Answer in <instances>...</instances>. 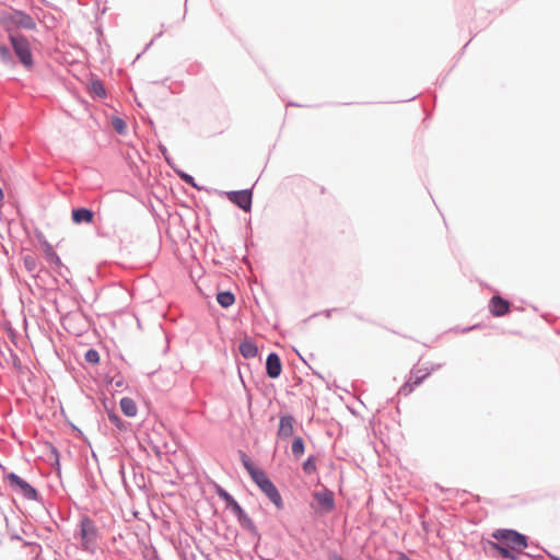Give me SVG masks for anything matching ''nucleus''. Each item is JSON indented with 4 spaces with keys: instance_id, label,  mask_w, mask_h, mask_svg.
Masks as SVG:
<instances>
[{
    "instance_id": "nucleus-1",
    "label": "nucleus",
    "mask_w": 560,
    "mask_h": 560,
    "mask_svg": "<svg viewBox=\"0 0 560 560\" xmlns=\"http://www.w3.org/2000/svg\"><path fill=\"white\" fill-rule=\"evenodd\" d=\"M495 539L487 540L485 551H492L491 557L518 560L520 552L529 547V537L514 528H498L492 533Z\"/></svg>"
},
{
    "instance_id": "nucleus-2",
    "label": "nucleus",
    "mask_w": 560,
    "mask_h": 560,
    "mask_svg": "<svg viewBox=\"0 0 560 560\" xmlns=\"http://www.w3.org/2000/svg\"><path fill=\"white\" fill-rule=\"evenodd\" d=\"M0 25L8 36L20 34L19 30L35 31L37 27L35 19L30 13L13 7L0 9Z\"/></svg>"
},
{
    "instance_id": "nucleus-3",
    "label": "nucleus",
    "mask_w": 560,
    "mask_h": 560,
    "mask_svg": "<svg viewBox=\"0 0 560 560\" xmlns=\"http://www.w3.org/2000/svg\"><path fill=\"white\" fill-rule=\"evenodd\" d=\"M73 536L75 539L80 540L81 550L92 555L95 553L100 530L91 516L86 514L81 516L78 529L74 532Z\"/></svg>"
},
{
    "instance_id": "nucleus-4",
    "label": "nucleus",
    "mask_w": 560,
    "mask_h": 560,
    "mask_svg": "<svg viewBox=\"0 0 560 560\" xmlns=\"http://www.w3.org/2000/svg\"><path fill=\"white\" fill-rule=\"evenodd\" d=\"M16 63H21L25 70L31 71L35 67L33 49L28 38L24 34H11L8 36Z\"/></svg>"
},
{
    "instance_id": "nucleus-5",
    "label": "nucleus",
    "mask_w": 560,
    "mask_h": 560,
    "mask_svg": "<svg viewBox=\"0 0 560 560\" xmlns=\"http://www.w3.org/2000/svg\"><path fill=\"white\" fill-rule=\"evenodd\" d=\"M3 481L10 486L13 492L22 495L24 499L43 502V497L39 491L16 472L5 471L3 475Z\"/></svg>"
},
{
    "instance_id": "nucleus-6",
    "label": "nucleus",
    "mask_w": 560,
    "mask_h": 560,
    "mask_svg": "<svg viewBox=\"0 0 560 560\" xmlns=\"http://www.w3.org/2000/svg\"><path fill=\"white\" fill-rule=\"evenodd\" d=\"M409 375L410 376L399 387L397 393L398 395H410L431 375V371H429L428 368H418L417 365H413L409 372Z\"/></svg>"
},
{
    "instance_id": "nucleus-7",
    "label": "nucleus",
    "mask_w": 560,
    "mask_h": 560,
    "mask_svg": "<svg viewBox=\"0 0 560 560\" xmlns=\"http://www.w3.org/2000/svg\"><path fill=\"white\" fill-rule=\"evenodd\" d=\"M229 201H231L240 210L248 213L253 208L254 186L250 188L229 190L223 192Z\"/></svg>"
},
{
    "instance_id": "nucleus-8",
    "label": "nucleus",
    "mask_w": 560,
    "mask_h": 560,
    "mask_svg": "<svg viewBox=\"0 0 560 560\" xmlns=\"http://www.w3.org/2000/svg\"><path fill=\"white\" fill-rule=\"evenodd\" d=\"M258 489L268 498V500L276 506L277 510L284 509V502L282 495L273 483V481L269 478L268 475L264 476L260 480L255 483Z\"/></svg>"
},
{
    "instance_id": "nucleus-9",
    "label": "nucleus",
    "mask_w": 560,
    "mask_h": 560,
    "mask_svg": "<svg viewBox=\"0 0 560 560\" xmlns=\"http://www.w3.org/2000/svg\"><path fill=\"white\" fill-rule=\"evenodd\" d=\"M313 499L316 502V510L322 514H327L336 509L335 493L327 487L313 493Z\"/></svg>"
},
{
    "instance_id": "nucleus-10",
    "label": "nucleus",
    "mask_w": 560,
    "mask_h": 560,
    "mask_svg": "<svg viewBox=\"0 0 560 560\" xmlns=\"http://www.w3.org/2000/svg\"><path fill=\"white\" fill-rule=\"evenodd\" d=\"M238 456L244 469L247 471L254 483L267 475V472L262 468L258 467L246 452L238 450Z\"/></svg>"
},
{
    "instance_id": "nucleus-11",
    "label": "nucleus",
    "mask_w": 560,
    "mask_h": 560,
    "mask_svg": "<svg viewBox=\"0 0 560 560\" xmlns=\"http://www.w3.org/2000/svg\"><path fill=\"white\" fill-rule=\"evenodd\" d=\"M511 305L508 299L495 294L489 300L488 308L493 317H503L510 313Z\"/></svg>"
},
{
    "instance_id": "nucleus-12",
    "label": "nucleus",
    "mask_w": 560,
    "mask_h": 560,
    "mask_svg": "<svg viewBox=\"0 0 560 560\" xmlns=\"http://www.w3.org/2000/svg\"><path fill=\"white\" fill-rule=\"evenodd\" d=\"M86 91L93 100H103L107 97V90L102 79L95 73L90 74L86 83Z\"/></svg>"
},
{
    "instance_id": "nucleus-13",
    "label": "nucleus",
    "mask_w": 560,
    "mask_h": 560,
    "mask_svg": "<svg viewBox=\"0 0 560 560\" xmlns=\"http://www.w3.org/2000/svg\"><path fill=\"white\" fill-rule=\"evenodd\" d=\"M265 370L266 375L269 378L276 380L280 377L282 373V361L280 355L276 351H271L267 354Z\"/></svg>"
},
{
    "instance_id": "nucleus-14",
    "label": "nucleus",
    "mask_w": 560,
    "mask_h": 560,
    "mask_svg": "<svg viewBox=\"0 0 560 560\" xmlns=\"http://www.w3.org/2000/svg\"><path fill=\"white\" fill-rule=\"evenodd\" d=\"M295 418L292 413H281L279 416V424L277 436L279 439H288L293 436Z\"/></svg>"
},
{
    "instance_id": "nucleus-15",
    "label": "nucleus",
    "mask_w": 560,
    "mask_h": 560,
    "mask_svg": "<svg viewBox=\"0 0 560 560\" xmlns=\"http://www.w3.org/2000/svg\"><path fill=\"white\" fill-rule=\"evenodd\" d=\"M95 212L88 207H77L71 210V220L74 224H91L94 222Z\"/></svg>"
},
{
    "instance_id": "nucleus-16",
    "label": "nucleus",
    "mask_w": 560,
    "mask_h": 560,
    "mask_svg": "<svg viewBox=\"0 0 560 560\" xmlns=\"http://www.w3.org/2000/svg\"><path fill=\"white\" fill-rule=\"evenodd\" d=\"M105 410L109 422L114 424L119 432L126 433L131 431V422L124 420L114 407L109 408L105 405Z\"/></svg>"
},
{
    "instance_id": "nucleus-17",
    "label": "nucleus",
    "mask_w": 560,
    "mask_h": 560,
    "mask_svg": "<svg viewBox=\"0 0 560 560\" xmlns=\"http://www.w3.org/2000/svg\"><path fill=\"white\" fill-rule=\"evenodd\" d=\"M238 352L246 360L254 359L259 355V348L256 341L246 336L238 343Z\"/></svg>"
},
{
    "instance_id": "nucleus-18",
    "label": "nucleus",
    "mask_w": 560,
    "mask_h": 560,
    "mask_svg": "<svg viewBox=\"0 0 560 560\" xmlns=\"http://www.w3.org/2000/svg\"><path fill=\"white\" fill-rule=\"evenodd\" d=\"M237 522L244 530L248 532L254 538H256V544L254 546V550L256 551L261 540V533L255 522L248 514L240 518Z\"/></svg>"
},
{
    "instance_id": "nucleus-19",
    "label": "nucleus",
    "mask_w": 560,
    "mask_h": 560,
    "mask_svg": "<svg viewBox=\"0 0 560 560\" xmlns=\"http://www.w3.org/2000/svg\"><path fill=\"white\" fill-rule=\"evenodd\" d=\"M22 261H23V265H24V268L33 275L34 278H40V273L42 272H45L47 275H49V271L42 267L37 273H34L37 269V257L33 254H26V255H23L22 256Z\"/></svg>"
},
{
    "instance_id": "nucleus-20",
    "label": "nucleus",
    "mask_w": 560,
    "mask_h": 560,
    "mask_svg": "<svg viewBox=\"0 0 560 560\" xmlns=\"http://www.w3.org/2000/svg\"><path fill=\"white\" fill-rule=\"evenodd\" d=\"M42 248L46 261L51 266H61V258L54 249L52 245L48 242H42Z\"/></svg>"
},
{
    "instance_id": "nucleus-21",
    "label": "nucleus",
    "mask_w": 560,
    "mask_h": 560,
    "mask_svg": "<svg viewBox=\"0 0 560 560\" xmlns=\"http://www.w3.org/2000/svg\"><path fill=\"white\" fill-rule=\"evenodd\" d=\"M119 408L124 416L127 418H133L137 416L138 407L136 401L131 397H122L119 400Z\"/></svg>"
},
{
    "instance_id": "nucleus-22",
    "label": "nucleus",
    "mask_w": 560,
    "mask_h": 560,
    "mask_svg": "<svg viewBox=\"0 0 560 560\" xmlns=\"http://www.w3.org/2000/svg\"><path fill=\"white\" fill-rule=\"evenodd\" d=\"M174 173L183 180L185 184L189 185L190 187L195 188L198 191L206 190V187L202 185H199L195 177L184 170L179 168L178 166L173 167Z\"/></svg>"
},
{
    "instance_id": "nucleus-23",
    "label": "nucleus",
    "mask_w": 560,
    "mask_h": 560,
    "mask_svg": "<svg viewBox=\"0 0 560 560\" xmlns=\"http://www.w3.org/2000/svg\"><path fill=\"white\" fill-rule=\"evenodd\" d=\"M217 302L222 308H229L235 303V294L231 290H219Z\"/></svg>"
},
{
    "instance_id": "nucleus-24",
    "label": "nucleus",
    "mask_w": 560,
    "mask_h": 560,
    "mask_svg": "<svg viewBox=\"0 0 560 560\" xmlns=\"http://www.w3.org/2000/svg\"><path fill=\"white\" fill-rule=\"evenodd\" d=\"M0 61L4 66H16V60L14 58L12 48L2 43H0Z\"/></svg>"
},
{
    "instance_id": "nucleus-25",
    "label": "nucleus",
    "mask_w": 560,
    "mask_h": 560,
    "mask_svg": "<svg viewBox=\"0 0 560 560\" xmlns=\"http://www.w3.org/2000/svg\"><path fill=\"white\" fill-rule=\"evenodd\" d=\"M292 455L295 459H300L305 453V442L302 436H293L291 444Z\"/></svg>"
},
{
    "instance_id": "nucleus-26",
    "label": "nucleus",
    "mask_w": 560,
    "mask_h": 560,
    "mask_svg": "<svg viewBox=\"0 0 560 560\" xmlns=\"http://www.w3.org/2000/svg\"><path fill=\"white\" fill-rule=\"evenodd\" d=\"M112 126L119 136H126L128 132V125L126 120L118 115L112 116Z\"/></svg>"
},
{
    "instance_id": "nucleus-27",
    "label": "nucleus",
    "mask_w": 560,
    "mask_h": 560,
    "mask_svg": "<svg viewBox=\"0 0 560 560\" xmlns=\"http://www.w3.org/2000/svg\"><path fill=\"white\" fill-rule=\"evenodd\" d=\"M304 474L312 475L317 471V457L314 454L308 455L302 463Z\"/></svg>"
},
{
    "instance_id": "nucleus-28",
    "label": "nucleus",
    "mask_w": 560,
    "mask_h": 560,
    "mask_svg": "<svg viewBox=\"0 0 560 560\" xmlns=\"http://www.w3.org/2000/svg\"><path fill=\"white\" fill-rule=\"evenodd\" d=\"M215 494L221 501L224 502L225 509L236 500L226 489L220 485H215Z\"/></svg>"
},
{
    "instance_id": "nucleus-29",
    "label": "nucleus",
    "mask_w": 560,
    "mask_h": 560,
    "mask_svg": "<svg viewBox=\"0 0 560 560\" xmlns=\"http://www.w3.org/2000/svg\"><path fill=\"white\" fill-rule=\"evenodd\" d=\"M84 360L89 364L96 365L101 361L100 352L95 348H89L84 353Z\"/></svg>"
},
{
    "instance_id": "nucleus-30",
    "label": "nucleus",
    "mask_w": 560,
    "mask_h": 560,
    "mask_svg": "<svg viewBox=\"0 0 560 560\" xmlns=\"http://www.w3.org/2000/svg\"><path fill=\"white\" fill-rule=\"evenodd\" d=\"M238 530L233 526H226V533L224 534V539L229 541L230 546H235L237 542Z\"/></svg>"
},
{
    "instance_id": "nucleus-31",
    "label": "nucleus",
    "mask_w": 560,
    "mask_h": 560,
    "mask_svg": "<svg viewBox=\"0 0 560 560\" xmlns=\"http://www.w3.org/2000/svg\"><path fill=\"white\" fill-rule=\"evenodd\" d=\"M158 149L159 151L161 152L165 163L173 170V167H176L177 165L175 164L173 158L170 155L168 151H167V148L162 143V142H159L158 144Z\"/></svg>"
},
{
    "instance_id": "nucleus-32",
    "label": "nucleus",
    "mask_w": 560,
    "mask_h": 560,
    "mask_svg": "<svg viewBox=\"0 0 560 560\" xmlns=\"http://www.w3.org/2000/svg\"><path fill=\"white\" fill-rule=\"evenodd\" d=\"M55 271L58 273V276H60L61 278L65 279V281L67 283H70V269L69 267H67L66 265H63V262L61 261V266H55Z\"/></svg>"
},
{
    "instance_id": "nucleus-33",
    "label": "nucleus",
    "mask_w": 560,
    "mask_h": 560,
    "mask_svg": "<svg viewBox=\"0 0 560 560\" xmlns=\"http://www.w3.org/2000/svg\"><path fill=\"white\" fill-rule=\"evenodd\" d=\"M341 311H343V308H339V307L326 308L319 313L312 314L306 320L317 317L320 314L324 315L325 317L329 318L334 312H341Z\"/></svg>"
},
{
    "instance_id": "nucleus-34",
    "label": "nucleus",
    "mask_w": 560,
    "mask_h": 560,
    "mask_svg": "<svg viewBox=\"0 0 560 560\" xmlns=\"http://www.w3.org/2000/svg\"><path fill=\"white\" fill-rule=\"evenodd\" d=\"M479 327H480V324H475V325L466 326L463 328H460L459 326H456V327L451 328L450 331L467 334L469 331L478 329Z\"/></svg>"
},
{
    "instance_id": "nucleus-35",
    "label": "nucleus",
    "mask_w": 560,
    "mask_h": 560,
    "mask_svg": "<svg viewBox=\"0 0 560 560\" xmlns=\"http://www.w3.org/2000/svg\"><path fill=\"white\" fill-rule=\"evenodd\" d=\"M84 478H85L86 482L90 485L92 490H96L97 489V485H96V481H95V478H94V474L92 471L85 470Z\"/></svg>"
},
{
    "instance_id": "nucleus-36",
    "label": "nucleus",
    "mask_w": 560,
    "mask_h": 560,
    "mask_svg": "<svg viewBox=\"0 0 560 560\" xmlns=\"http://www.w3.org/2000/svg\"><path fill=\"white\" fill-rule=\"evenodd\" d=\"M244 508L238 503L237 500H235L226 508V510L230 511L234 516L238 514Z\"/></svg>"
},
{
    "instance_id": "nucleus-37",
    "label": "nucleus",
    "mask_w": 560,
    "mask_h": 560,
    "mask_svg": "<svg viewBox=\"0 0 560 560\" xmlns=\"http://www.w3.org/2000/svg\"><path fill=\"white\" fill-rule=\"evenodd\" d=\"M47 445H48V450H49V453H50L52 459L60 458V452L57 448V446L50 442H48Z\"/></svg>"
},
{
    "instance_id": "nucleus-38",
    "label": "nucleus",
    "mask_w": 560,
    "mask_h": 560,
    "mask_svg": "<svg viewBox=\"0 0 560 560\" xmlns=\"http://www.w3.org/2000/svg\"><path fill=\"white\" fill-rule=\"evenodd\" d=\"M529 545H530L532 547L537 548V549H541V550L545 552V555H547L549 558H551V559H553V560H560V558H559V557L553 556V555H552L551 552H549L547 549H545L544 547H541L539 542H529Z\"/></svg>"
},
{
    "instance_id": "nucleus-39",
    "label": "nucleus",
    "mask_w": 560,
    "mask_h": 560,
    "mask_svg": "<svg viewBox=\"0 0 560 560\" xmlns=\"http://www.w3.org/2000/svg\"><path fill=\"white\" fill-rule=\"evenodd\" d=\"M52 470L60 477L61 476V462L60 458H55L51 462Z\"/></svg>"
},
{
    "instance_id": "nucleus-40",
    "label": "nucleus",
    "mask_w": 560,
    "mask_h": 560,
    "mask_svg": "<svg viewBox=\"0 0 560 560\" xmlns=\"http://www.w3.org/2000/svg\"><path fill=\"white\" fill-rule=\"evenodd\" d=\"M327 560H346L340 553L336 550H332L328 553Z\"/></svg>"
},
{
    "instance_id": "nucleus-41",
    "label": "nucleus",
    "mask_w": 560,
    "mask_h": 560,
    "mask_svg": "<svg viewBox=\"0 0 560 560\" xmlns=\"http://www.w3.org/2000/svg\"><path fill=\"white\" fill-rule=\"evenodd\" d=\"M522 552H523V555H524L525 557H528V558H530L532 560H544V556H542V555H539V553H538V555H533V553H530V552H526V551H524V550H523Z\"/></svg>"
},
{
    "instance_id": "nucleus-42",
    "label": "nucleus",
    "mask_w": 560,
    "mask_h": 560,
    "mask_svg": "<svg viewBox=\"0 0 560 560\" xmlns=\"http://www.w3.org/2000/svg\"><path fill=\"white\" fill-rule=\"evenodd\" d=\"M113 383L115 384V387L120 388L125 385V380L121 375H119Z\"/></svg>"
},
{
    "instance_id": "nucleus-43",
    "label": "nucleus",
    "mask_w": 560,
    "mask_h": 560,
    "mask_svg": "<svg viewBox=\"0 0 560 560\" xmlns=\"http://www.w3.org/2000/svg\"><path fill=\"white\" fill-rule=\"evenodd\" d=\"M71 427H72L73 432L77 433L75 434L77 438L86 440V438L84 436L83 432L78 427H75L74 424H71Z\"/></svg>"
},
{
    "instance_id": "nucleus-44",
    "label": "nucleus",
    "mask_w": 560,
    "mask_h": 560,
    "mask_svg": "<svg viewBox=\"0 0 560 560\" xmlns=\"http://www.w3.org/2000/svg\"><path fill=\"white\" fill-rule=\"evenodd\" d=\"M36 237H37V240H38L40 245H42V242L47 241V238L45 237V235L40 231H37Z\"/></svg>"
},
{
    "instance_id": "nucleus-45",
    "label": "nucleus",
    "mask_w": 560,
    "mask_h": 560,
    "mask_svg": "<svg viewBox=\"0 0 560 560\" xmlns=\"http://www.w3.org/2000/svg\"><path fill=\"white\" fill-rule=\"evenodd\" d=\"M114 381H115V377H112L108 374H106L104 377V382L106 383V385H112Z\"/></svg>"
},
{
    "instance_id": "nucleus-46",
    "label": "nucleus",
    "mask_w": 560,
    "mask_h": 560,
    "mask_svg": "<svg viewBox=\"0 0 560 560\" xmlns=\"http://www.w3.org/2000/svg\"><path fill=\"white\" fill-rule=\"evenodd\" d=\"M442 368V364L441 363H436V364H433L429 371H431V374L438 370H440Z\"/></svg>"
},
{
    "instance_id": "nucleus-47",
    "label": "nucleus",
    "mask_w": 560,
    "mask_h": 560,
    "mask_svg": "<svg viewBox=\"0 0 560 560\" xmlns=\"http://www.w3.org/2000/svg\"><path fill=\"white\" fill-rule=\"evenodd\" d=\"M162 34H163V32L158 33V34H156V35L151 39V42L145 46V48H144V50H143V51H145V50H147V49L152 45V43L154 42V39H155V38H158V37L162 36Z\"/></svg>"
},
{
    "instance_id": "nucleus-48",
    "label": "nucleus",
    "mask_w": 560,
    "mask_h": 560,
    "mask_svg": "<svg viewBox=\"0 0 560 560\" xmlns=\"http://www.w3.org/2000/svg\"><path fill=\"white\" fill-rule=\"evenodd\" d=\"M352 315H353L355 318H358L359 320L370 322V320H369V319H366L362 314L353 313Z\"/></svg>"
},
{
    "instance_id": "nucleus-49",
    "label": "nucleus",
    "mask_w": 560,
    "mask_h": 560,
    "mask_svg": "<svg viewBox=\"0 0 560 560\" xmlns=\"http://www.w3.org/2000/svg\"><path fill=\"white\" fill-rule=\"evenodd\" d=\"M247 512L243 509L238 514L235 515L236 521L245 516Z\"/></svg>"
},
{
    "instance_id": "nucleus-50",
    "label": "nucleus",
    "mask_w": 560,
    "mask_h": 560,
    "mask_svg": "<svg viewBox=\"0 0 560 560\" xmlns=\"http://www.w3.org/2000/svg\"><path fill=\"white\" fill-rule=\"evenodd\" d=\"M152 448H153V452L155 453V455L161 456L162 453H161L160 446L153 445Z\"/></svg>"
},
{
    "instance_id": "nucleus-51",
    "label": "nucleus",
    "mask_w": 560,
    "mask_h": 560,
    "mask_svg": "<svg viewBox=\"0 0 560 560\" xmlns=\"http://www.w3.org/2000/svg\"><path fill=\"white\" fill-rule=\"evenodd\" d=\"M287 106H292V107H304V105L299 104V103H295V102H289V103L287 104Z\"/></svg>"
},
{
    "instance_id": "nucleus-52",
    "label": "nucleus",
    "mask_w": 560,
    "mask_h": 560,
    "mask_svg": "<svg viewBox=\"0 0 560 560\" xmlns=\"http://www.w3.org/2000/svg\"><path fill=\"white\" fill-rule=\"evenodd\" d=\"M398 560H410V558L406 553L400 552Z\"/></svg>"
},
{
    "instance_id": "nucleus-53",
    "label": "nucleus",
    "mask_w": 560,
    "mask_h": 560,
    "mask_svg": "<svg viewBox=\"0 0 560 560\" xmlns=\"http://www.w3.org/2000/svg\"><path fill=\"white\" fill-rule=\"evenodd\" d=\"M24 545H25V546H31V545H32V546H36V547L40 548V545H39V544H37V542H28V541H24Z\"/></svg>"
},
{
    "instance_id": "nucleus-54",
    "label": "nucleus",
    "mask_w": 560,
    "mask_h": 560,
    "mask_svg": "<svg viewBox=\"0 0 560 560\" xmlns=\"http://www.w3.org/2000/svg\"><path fill=\"white\" fill-rule=\"evenodd\" d=\"M312 371H313V374H314V375H316L317 377H319L320 380H323V381H324V376H323L319 372H317V371H315V370H313V369H312Z\"/></svg>"
},
{
    "instance_id": "nucleus-55",
    "label": "nucleus",
    "mask_w": 560,
    "mask_h": 560,
    "mask_svg": "<svg viewBox=\"0 0 560 560\" xmlns=\"http://www.w3.org/2000/svg\"><path fill=\"white\" fill-rule=\"evenodd\" d=\"M470 42H471V39H470V40H468V42L464 45V47L462 48V51L458 54V57H460V56L464 54L465 48H466V47H468V44H469Z\"/></svg>"
},
{
    "instance_id": "nucleus-56",
    "label": "nucleus",
    "mask_w": 560,
    "mask_h": 560,
    "mask_svg": "<svg viewBox=\"0 0 560 560\" xmlns=\"http://www.w3.org/2000/svg\"><path fill=\"white\" fill-rule=\"evenodd\" d=\"M11 539L12 540H21L22 537L20 535L15 534V535H12Z\"/></svg>"
},
{
    "instance_id": "nucleus-57",
    "label": "nucleus",
    "mask_w": 560,
    "mask_h": 560,
    "mask_svg": "<svg viewBox=\"0 0 560 560\" xmlns=\"http://www.w3.org/2000/svg\"><path fill=\"white\" fill-rule=\"evenodd\" d=\"M69 516H70V511L68 512L67 515H61V520L62 521H68L69 520Z\"/></svg>"
},
{
    "instance_id": "nucleus-58",
    "label": "nucleus",
    "mask_w": 560,
    "mask_h": 560,
    "mask_svg": "<svg viewBox=\"0 0 560 560\" xmlns=\"http://www.w3.org/2000/svg\"><path fill=\"white\" fill-rule=\"evenodd\" d=\"M168 79H164L162 81H153L154 84H164Z\"/></svg>"
},
{
    "instance_id": "nucleus-59",
    "label": "nucleus",
    "mask_w": 560,
    "mask_h": 560,
    "mask_svg": "<svg viewBox=\"0 0 560 560\" xmlns=\"http://www.w3.org/2000/svg\"><path fill=\"white\" fill-rule=\"evenodd\" d=\"M4 199V192L2 188L0 187V202Z\"/></svg>"
},
{
    "instance_id": "nucleus-60",
    "label": "nucleus",
    "mask_w": 560,
    "mask_h": 560,
    "mask_svg": "<svg viewBox=\"0 0 560 560\" xmlns=\"http://www.w3.org/2000/svg\"><path fill=\"white\" fill-rule=\"evenodd\" d=\"M417 96H418V95H413V96H411V97H409V98L405 100L404 102H410V101H413Z\"/></svg>"
},
{
    "instance_id": "nucleus-61",
    "label": "nucleus",
    "mask_w": 560,
    "mask_h": 560,
    "mask_svg": "<svg viewBox=\"0 0 560 560\" xmlns=\"http://www.w3.org/2000/svg\"><path fill=\"white\" fill-rule=\"evenodd\" d=\"M51 281H52L54 283H58V279H57L56 277H51Z\"/></svg>"
},
{
    "instance_id": "nucleus-62",
    "label": "nucleus",
    "mask_w": 560,
    "mask_h": 560,
    "mask_svg": "<svg viewBox=\"0 0 560 560\" xmlns=\"http://www.w3.org/2000/svg\"><path fill=\"white\" fill-rule=\"evenodd\" d=\"M444 81H445V77L442 80H440L439 85L441 86L444 83Z\"/></svg>"
},
{
    "instance_id": "nucleus-63",
    "label": "nucleus",
    "mask_w": 560,
    "mask_h": 560,
    "mask_svg": "<svg viewBox=\"0 0 560 560\" xmlns=\"http://www.w3.org/2000/svg\"><path fill=\"white\" fill-rule=\"evenodd\" d=\"M298 354H299V358H300L303 362H305V363H306V361L304 360V358L302 357V354H300L299 352H298Z\"/></svg>"
},
{
    "instance_id": "nucleus-64",
    "label": "nucleus",
    "mask_w": 560,
    "mask_h": 560,
    "mask_svg": "<svg viewBox=\"0 0 560 560\" xmlns=\"http://www.w3.org/2000/svg\"><path fill=\"white\" fill-rule=\"evenodd\" d=\"M92 456H93V458H94L95 460H97V456H96V454H95L94 452H92Z\"/></svg>"
}]
</instances>
